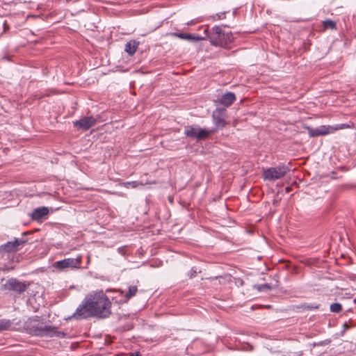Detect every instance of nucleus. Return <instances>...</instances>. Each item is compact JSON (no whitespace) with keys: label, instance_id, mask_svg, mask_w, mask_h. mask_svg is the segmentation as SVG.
<instances>
[{"label":"nucleus","instance_id":"obj_5","mask_svg":"<svg viewBox=\"0 0 356 356\" xmlns=\"http://www.w3.org/2000/svg\"><path fill=\"white\" fill-rule=\"evenodd\" d=\"M343 127L344 124L336 125L335 127L330 125H321L316 128L305 127V129L307 130L309 136L312 138H314L333 134L334 131L343 129Z\"/></svg>","mask_w":356,"mask_h":356},{"label":"nucleus","instance_id":"obj_3","mask_svg":"<svg viewBox=\"0 0 356 356\" xmlns=\"http://www.w3.org/2000/svg\"><path fill=\"white\" fill-rule=\"evenodd\" d=\"M216 129H206L200 128L197 125L188 126L184 129V134L191 138H195L198 140L207 138L213 134Z\"/></svg>","mask_w":356,"mask_h":356},{"label":"nucleus","instance_id":"obj_1","mask_svg":"<svg viewBox=\"0 0 356 356\" xmlns=\"http://www.w3.org/2000/svg\"><path fill=\"white\" fill-rule=\"evenodd\" d=\"M111 301L102 291L90 293L77 307L73 316L77 320L91 316L106 318L111 314Z\"/></svg>","mask_w":356,"mask_h":356},{"label":"nucleus","instance_id":"obj_7","mask_svg":"<svg viewBox=\"0 0 356 356\" xmlns=\"http://www.w3.org/2000/svg\"><path fill=\"white\" fill-rule=\"evenodd\" d=\"M212 118L216 129H222L227 124V114L226 109L222 108H216L213 111Z\"/></svg>","mask_w":356,"mask_h":356},{"label":"nucleus","instance_id":"obj_24","mask_svg":"<svg viewBox=\"0 0 356 356\" xmlns=\"http://www.w3.org/2000/svg\"><path fill=\"white\" fill-rule=\"evenodd\" d=\"M225 12L219 13L213 16L214 20H220L225 18Z\"/></svg>","mask_w":356,"mask_h":356},{"label":"nucleus","instance_id":"obj_21","mask_svg":"<svg viewBox=\"0 0 356 356\" xmlns=\"http://www.w3.org/2000/svg\"><path fill=\"white\" fill-rule=\"evenodd\" d=\"M323 25L325 29H335L337 27L336 22L331 19H326L323 21Z\"/></svg>","mask_w":356,"mask_h":356},{"label":"nucleus","instance_id":"obj_6","mask_svg":"<svg viewBox=\"0 0 356 356\" xmlns=\"http://www.w3.org/2000/svg\"><path fill=\"white\" fill-rule=\"evenodd\" d=\"M82 257L77 256L76 258H67L63 260L57 261L54 263V266L59 270H64L65 268H78L81 263Z\"/></svg>","mask_w":356,"mask_h":356},{"label":"nucleus","instance_id":"obj_17","mask_svg":"<svg viewBox=\"0 0 356 356\" xmlns=\"http://www.w3.org/2000/svg\"><path fill=\"white\" fill-rule=\"evenodd\" d=\"M212 31L213 33L209 37L211 43L213 39L220 38L222 36V34L225 33L221 27L219 26H214L212 29Z\"/></svg>","mask_w":356,"mask_h":356},{"label":"nucleus","instance_id":"obj_19","mask_svg":"<svg viewBox=\"0 0 356 356\" xmlns=\"http://www.w3.org/2000/svg\"><path fill=\"white\" fill-rule=\"evenodd\" d=\"M138 288L136 286H129L128 291L124 294V297L127 300H129L136 294Z\"/></svg>","mask_w":356,"mask_h":356},{"label":"nucleus","instance_id":"obj_18","mask_svg":"<svg viewBox=\"0 0 356 356\" xmlns=\"http://www.w3.org/2000/svg\"><path fill=\"white\" fill-rule=\"evenodd\" d=\"M12 326V323L8 319H0V332L4 330H10Z\"/></svg>","mask_w":356,"mask_h":356},{"label":"nucleus","instance_id":"obj_27","mask_svg":"<svg viewBox=\"0 0 356 356\" xmlns=\"http://www.w3.org/2000/svg\"><path fill=\"white\" fill-rule=\"evenodd\" d=\"M118 252L121 254L122 255L126 254V250L124 247H120L118 249Z\"/></svg>","mask_w":356,"mask_h":356},{"label":"nucleus","instance_id":"obj_12","mask_svg":"<svg viewBox=\"0 0 356 356\" xmlns=\"http://www.w3.org/2000/svg\"><path fill=\"white\" fill-rule=\"evenodd\" d=\"M172 35L191 42H197L204 39V37H201L197 34L188 33H172Z\"/></svg>","mask_w":356,"mask_h":356},{"label":"nucleus","instance_id":"obj_8","mask_svg":"<svg viewBox=\"0 0 356 356\" xmlns=\"http://www.w3.org/2000/svg\"><path fill=\"white\" fill-rule=\"evenodd\" d=\"M26 284L13 278L9 279L4 284L6 289L13 291L19 293H23L26 289Z\"/></svg>","mask_w":356,"mask_h":356},{"label":"nucleus","instance_id":"obj_10","mask_svg":"<svg viewBox=\"0 0 356 356\" xmlns=\"http://www.w3.org/2000/svg\"><path fill=\"white\" fill-rule=\"evenodd\" d=\"M234 41V37L231 32L225 33L220 38H214L211 41V44L227 48L230 43Z\"/></svg>","mask_w":356,"mask_h":356},{"label":"nucleus","instance_id":"obj_28","mask_svg":"<svg viewBox=\"0 0 356 356\" xmlns=\"http://www.w3.org/2000/svg\"><path fill=\"white\" fill-rule=\"evenodd\" d=\"M129 356H141L139 352H135L130 354Z\"/></svg>","mask_w":356,"mask_h":356},{"label":"nucleus","instance_id":"obj_9","mask_svg":"<svg viewBox=\"0 0 356 356\" xmlns=\"http://www.w3.org/2000/svg\"><path fill=\"white\" fill-rule=\"evenodd\" d=\"M96 124V120L92 116H87L81 118L79 120L73 122L75 127L86 131Z\"/></svg>","mask_w":356,"mask_h":356},{"label":"nucleus","instance_id":"obj_25","mask_svg":"<svg viewBox=\"0 0 356 356\" xmlns=\"http://www.w3.org/2000/svg\"><path fill=\"white\" fill-rule=\"evenodd\" d=\"M305 308L307 309H318L319 308V305H305Z\"/></svg>","mask_w":356,"mask_h":356},{"label":"nucleus","instance_id":"obj_11","mask_svg":"<svg viewBox=\"0 0 356 356\" xmlns=\"http://www.w3.org/2000/svg\"><path fill=\"white\" fill-rule=\"evenodd\" d=\"M25 243L23 239L16 238L13 241H8L0 246V251L5 252H16L19 250L20 247Z\"/></svg>","mask_w":356,"mask_h":356},{"label":"nucleus","instance_id":"obj_15","mask_svg":"<svg viewBox=\"0 0 356 356\" xmlns=\"http://www.w3.org/2000/svg\"><path fill=\"white\" fill-rule=\"evenodd\" d=\"M138 42L135 40H131L126 43L124 51L130 56H133L138 48Z\"/></svg>","mask_w":356,"mask_h":356},{"label":"nucleus","instance_id":"obj_22","mask_svg":"<svg viewBox=\"0 0 356 356\" xmlns=\"http://www.w3.org/2000/svg\"><path fill=\"white\" fill-rule=\"evenodd\" d=\"M8 25L6 24V22L0 19V36L3 35L8 29Z\"/></svg>","mask_w":356,"mask_h":356},{"label":"nucleus","instance_id":"obj_2","mask_svg":"<svg viewBox=\"0 0 356 356\" xmlns=\"http://www.w3.org/2000/svg\"><path fill=\"white\" fill-rule=\"evenodd\" d=\"M24 328L27 333L36 337L63 338L65 335L58 327L46 323L39 316L29 318L24 323Z\"/></svg>","mask_w":356,"mask_h":356},{"label":"nucleus","instance_id":"obj_14","mask_svg":"<svg viewBox=\"0 0 356 356\" xmlns=\"http://www.w3.org/2000/svg\"><path fill=\"white\" fill-rule=\"evenodd\" d=\"M49 213V209L47 207H42L35 209L32 213H31V218L33 220H38L43 217L47 216Z\"/></svg>","mask_w":356,"mask_h":356},{"label":"nucleus","instance_id":"obj_23","mask_svg":"<svg viewBox=\"0 0 356 356\" xmlns=\"http://www.w3.org/2000/svg\"><path fill=\"white\" fill-rule=\"evenodd\" d=\"M257 289L260 291H268V290L271 289V286L268 284H264L259 285L257 286Z\"/></svg>","mask_w":356,"mask_h":356},{"label":"nucleus","instance_id":"obj_16","mask_svg":"<svg viewBox=\"0 0 356 356\" xmlns=\"http://www.w3.org/2000/svg\"><path fill=\"white\" fill-rule=\"evenodd\" d=\"M155 181H127L124 184V186L127 188L131 187L133 188H137L140 186H145L146 184H153Z\"/></svg>","mask_w":356,"mask_h":356},{"label":"nucleus","instance_id":"obj_4","mask_svg":"<svg viewBox=\"0 0 356 356\" xmlns=\"http://www.w3.org/2000/svg\"><path fill=\"white\" fill-rule=\"evenodd\" d=\"M289 170L288 166L281 164L265 170L263 172V177L266 180L274 181L282 178Z\"/></svg>","mask_w":356,"mask_h":356},{"label":"nucleus","instance_id":"obj_20","mask_svg":"<svg viewBox=\"0 0 356 356\" xmlns=\"http://www.w3.org/2000/svg\"><path fill=\"white\" fill-rule=\"evenodd\" d=\"M342 305L339 302H334L330 305V309L331 312L339 313L342 311Z\"/></svg>","mask_w":356,"mask_h":356},{"label":"nucleus","instance_id":"obj_13","mask_svg":"<svg viewBox=\"0 0 356 356\" xmlns=\"http://www.w3.org/2000/svg\"><path fill=\"white\" fill-rule=\"evenodd\" d=\"M235 100V94L232 92H229L222 95V97L219 99V102L220 104L226 107H228L231 106L234 102Z\"/></svg>","mask_w":356,"mask_h":356},{"label":"nucleus","instance_id":"obj_26","mask_svg":"<svg viewBox=\"0 0 356 356\" xmlns=\"http://www.w3.org/2000/svg\"><path fill=\"white\" fill-rule=\"evenodd\" d=\"M331 340L330 339H326L325 341H319L317 343H314V346H323V345H327L330 343Z\"/></svg>","mask_w":356,"mask_h":356}]
</instances>
